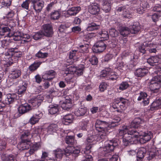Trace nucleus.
I'll list each match as a JSON object with an SVG mask.
<instances>
[{
  "mask_svg": "<svg viewBox=\"0 0 161 161\" xmlns=\"http://www.w3.org/2000/svg\"><path fill=\"white\" fill-rule=\"evenodd\" d=\"M112 70L110 66L109 65L108 67H106L104 69L102 70L100 73V77H106L107 79V76L110 71Z\"/></svg>",
  "mask_w": 161,
  "mask_h": 161,
  "instance_id": "nucleus-57",
  "label": "nucleus"
},
{
  "mask_svg": "<svg viewBox=\"0 0 161 161\" xmlns=\"http://www.w3.org/2000/svg\"><path fill=\"white\" fill-rule=\"evenodd\" d=\"M100 8L99 5L97 3L92 4L88 6V11L89 13L93 15H97L100 12Z\"/></svg>",
  "mask_w": 161,
  "mask_h": 161,
  "instance_id": "nucleus-19",
  "label": "nucleus"
},
{
  "mask_svg": "<svg viewBox=\"0 0 161 161\" xmlns=\"http://www.w3.org/2000/svg\"><path fill=\"white\" fill-rule=\"evenodd\" d=\"M87 112V108L85 107H81L76 109L74 111V114L77 116H83Z\"/></svg>",
  "mask_w": 161,
  "mask_h": 161,
  "instance_id": "nucleus-46",
  "label": "nucleus"
},
{
  "mask_svg": "<svg viewBox=\"0 0 161 161\" xmlns=\"http://www.w3.org/2000/svg\"><path fill=\"white\" fill-rule=\"evenodd\" d=\"M58 129L57 125L54 124H52L47 128V132L50 134L56 132Z\"/></svg>",
  "mask_w": 161,
  "mask_h": 161,
  "instance_id": "nucleus-60",
  "label": "nucleus"
},
{
  "mask_svg": "<svg viewBox=\"0 0 161 161\" xmlns=\"http://www.w3.org/2000/svg\"><path fill=\"white\" fill-rule=\"evenodd\" d=\"M89 45L88 44L80 43L78 44L77 51L84 53H87L89 52L88 48Z\"/></svg>",
  "mask_w": 161,
  "mask_h": 161,
  "instance_id": "nucleus-34",
  "label": "nucleus"
},
{
  "mask_svg": "<svg viewBox=\"0 0 161 161\" xmlns=\"http://www.w3.org/2000/svg\"><path fill=\"white\" fill-rule=\"evenodd\" d=\"M57 75L56 72L53 70L47 71L42 75V78L44 80L48 81H52Z\"/></svg>",
  "mask_w": 161,
  "mask_h": 161,
  "instance_id": "nucleus-16",
  "label": "nucleus"
},
{
  "mask_svg": "<svg viewBox=\"0 0 161 161\" xmlns=\"http://www.w3.org/2000/svg\"><path fill=\"white\" fill-rule=\"evenodd\" d=\"M27 83L25 82L22 83L21 85H20L18 86V97H21L23 95L26 90L27 87Z\"/></svg>",
  "mask_w": 161,
  "mask_h": 161,
  "instance_id": "nucleus-37",
  "label": "nucleus"
},
{
  "mask_svg": "<svg viewBox=\"0 0 161 161\" xmlns=\"http://www.w3.org/2000/svg\"><path fill=\"white\" fill-rule=\"evenodd\" d=\"M160 59L157 56L151 57L147 60V62L151 65L153 66L158 64Z\"/></svg>",
  "mask_w": 161,
  "mask_h": 161,
  "instance_id": "nucleus-43",
  "label": "nucleus"
},
{
  "mask_svg": "<svg viewBox=\"0 0 161 161\" xmlns=\"http://www.w3.org/2000/svg\"><path fill=\"white\" fill-rule=\"evenodd\" d=\"M149 111H154L161 108V97L157 98L150 106Z\"/></svg>",
  "mask_w": 161,
  "mask_h": 161,
  "instance_id": "nucleus-20",
  "label": "nucleus"
},
{
  "mask_svg": "<svg viewBox=\"0 0 161 161\" xmlns=\"http://www.w3.org/2000/svg\"><path fill=\"white\" fill-rule=\"evenodd\" d=\"M19 46H16L13 48H9V50L12 52L13 58L17 59L20 58L22 55V52L19 50Z\"/></svg>",
  "mask_w": 161,
  "mask_h": 161,
  "instance_id": "nucleus-27",
  "label": "nucleus"
},
{
  "mask_svg": "<svg viewBox=\"0 0 161 161\" xmlns=\"http://www.w3.org/2000/svg\"><path fill=\"white\" fill-rule=\"evenodd\" d=\"M142 121V120L141 118L139 117L135 118L131 122L130 125V128L129 129H131L132 130H136L139 131L138 130L142 128L148 131L146 129L142 127H139L140 124L141 123Z\"/></svg>",
  "mask_w": 161,
  "mask_h": 161,
  "instance_id": "nucleus-15",
  "label": "nucleus"
},
{
  "mask_svg": "<svg viewBox=\"0 0 161 161\" xmlns=\"http://www.w3.org/2000/svg\"><path fill=\"white\" fill-rule=\"evenodd\" d=\"M19 98V97L15 93H8L6 95L3 103L4 104L9 105L13 103Z\"/></svg>",
  "mask_w": 161,
  "mask_h": 161,
  "instance_id": "nucleus-11",
  "label": "nucleus"
},
{
  "mask_svg": "<svg viewBox=\"0 0 161 161\" xmlns=\"http://www.w3.org/2000/svg\"><path fill=\"white\" fill-rule=\"evenodd\" d=\"M154 73L156 75L151 80L149 86L152 92L157 93L159 92L161 86V75L157 70L155 71Z\"/></svg>",
  "mask_w": 161,
  "mask_h": 161,
  "instance_id": "nucleus-5",
  "label": "nucleus"
},
{
  "mask_svg": "<svg viewBox=\"0 0 161 161\" xmlns=\"http://www.w3.org/2000/svg\"><path fill=\"white\" fill-rule=\"evenodd\" d=\"M99 28V25L96 23L93 22L88 23L86 28L87 31H93L98 30Z\"/></svg>",
  "mask_w": 161,
  "mask_h": 161,
  "instance_id": "nucleus-49",
  "label": "nucleus"
},
{
  "mask_svg": "<svg viewBox=\"0 0 161 161\" xmlns=\"http://www.w3.org/2000/svg\"><path fill=\"white\" fill-rule=\"evenodd\" d=\"M89 124V120L87 119H83L79 122V126L80 129L83 130H86Z\"/></svg>",
  "mask_w": 161,
  "mask_h": 161,
  "instance_id": "nucleus-48",
  "label": "nucleus"
},
{
  "mask_svg": "<svg viewBox=\"0 0 161 161\" xmlns=\"http://www.w3.org/2000/svg\"><path fill=\"white\" fill-rule=\"evenodd\" d=\"M112 70L110 71L107 76V79L114 81L116 80L119 77V75L116 72H114Z\"/></svg>",
  "mask_w": 161,
  "mask_h": 161,
  "instance_id": "nucleus-54",
  "label": "nucleus"
},
{
  "mask_svg": "<svg viewBox=\"0 0 161 161\" xmlns=\"http://www.w3.org/2000/svg\"><path fill=\"white\" fill-rule=\"evenodd\" d=\"M147 152L146 149L143 147L139 148L136 153L137 161H142L143 160Z\"/></svg>",
  "mask_w": 161,
  "mask_h": 161,
  "instance_id": "nucleus-23",
  "label": "nucleus"
},
{
  "mask_svg": "<svg viewBox=\"0 0 161 161\" xmlns=\"http://www.w3.org/2000/svg\"><path fill=\"white\" fill-rule=\"evenodd\" d=\"M141 29V25L139 22H134L131 28H130V33L133 34H136L140 31Z\"/></svg>",
  "mask_w": 161,
  "mask_h": 161,
  "instance_id": "nucleus-36",
  "label": "nucleus"
},
{
  "mask_svg": "<svg viewBox=\"0 0 161 161\" xmlns=\"http://www.w3.org/2000/svg\"><path fill=\"white\" fill-rule=\"evenodd\" d=\"M128 131H129V129L127 128L126 126H125L123 128L120 129L119 131V136H122L123 138V136L125 134H128Z\"/></svg>",
  "mask_w": 161,
  "mask_h": 161,
  "instance_id": "nucleus-63",
  "label": "nucleus"
},
{
  "mask_svg": "<svg viewBox=\"0 0 161 161\" xmlns=\"http://www.w3.org/2000/svg\"><path fill=\"white\" fill-rule=\"evenodd\" d=\"M41 147V144L39 143H35L34 144L31 143L29 150L27 153H25L27 156H29L33 154L36 151Z\"/></svg>",
  "mask_w": 161,
  "mask_h": 161,
  "instance_id": "nucleus-21",
  "label": "nucleus"
},
{
  "mask_svg": "<svg viewBox=\"0 0 161 161\" xmlns=\"http://www.w3.org/2000/svg\"><path fill=\"white\" fill-rule=\"evenodd\" d=\"M7 138L0 137V150L5 149L7 147Z\"/></svg>",
  "mask_w": 161,
  "mask_h": 161,
  "instance_id": "nucleus-59",
  "label": "nucleus"
},
{
  "mask_svg": "<svg viewBox=\"0 0 161 161\" xmlns=\"http://www.w3.org/2000/svg\"><path fill=\"white\" fill-rule=\"evenodd\" d=\"M95 130L98 132V136L102 139H104L109 132L107 127H109L108 122L97 119L95 124Z\"/></svg>",
  "mask_w": 161,
  "mask_h": 161,
  "instance_id": "nucleus-3",
  "label": "nucleus"
},
{
  "mask_svg": "<svg viewBox=\"0 0 161 161\" xmlns=\"http://www.w3.org/2000/svg\"><path fill=\"white\" fill-rule=\"evenodd\" d=\"M46 61L42 60L36 61L31 64L29 67V69L31 72L36 70L43 63H45Z\"/></svg>",
  "mask_w": 161,
  "mask_h": 161,
  "instance_id": "nucleus-29",
  "label": "nucleus"
},
{
  "mask_svg": "<svg viewBox=\"0 0 161 161\" xmlns=\"http://www.w3.org/2000/svg\"><path fill=\"white\" fill-rule=\"evenodd\" d=\"M81 10L80 6L74 7L69 9L63 14V15L65 17H69L70 16H75Z\"/></svg>",
  "mask_w": 161,
  "mask_h": 161,
  "instance_id": "nucleus-12",
  "label": "nucleus"
},
{
  "mask_svg": "<svg viewBox=\"0 0 161 161\" xmlns=\"http://www.w3.org/2000/svg\"><path fill=\"white\" fill-rule=\"evenodd\" d=\"M61 13L59 10H54L50 14V17L51 19L58 20L60 17Z\"/></svg>",
  "mask_w": 161,
  "mask_h": 161,
  "instance_id": "nucleus-53",
  "label": "nucleus"
},
{
  "mask_svg": "<svg viewBox=\"0 0 161 161\" xmlns=\"http://www.w3.org/2000/svg\"><path fill=\"white\" fill-rule=\"evenodd\" d=\"M132 130L129 129L128 134H125L123 138L122 142L124 146H127L130 144L135 143L139 137L140 140L143 141L145 143L149 141L153 137L152 132L150 131H147L146 129L141 128L138 130Z\"/></svg>",
  "mask_w": 161,
  "mask_h": 161,
  "instance_id": "nucleus-1",
  "label": "nucleus"
},
{
  "mask_svg": "<svg viewBox=\"0 0 161 161\" xmlns=\"http://www.w3.org/2000/svg\"><path fill=\"white\" fill-rule=\"evenodd\" d=\"M72 106L71 100L69 98V99H66L62 104L61 107L64 110H69Z\"/></svg>",
  "mask_w": 161,
  "mask_h": 161,
  "instance_id": "nucleus-39",
  "label": "nucleus"
},
{
  "mask_svg": "<svg viewBox=\"0 0 161 161\" xmlns=\"http://www.w3.org/2000/svg\"><path fill=\"white\" fill-rule=\"evenodd\" d=\"M48 53H43L42 52V50L39 51L35 55L36 57L38 59H42V60L46 61L47 60H44V59L48 57ZM42 61V60H41Z\"/></svg>",
  "mask_w": 161,
  "mask_h": 161,
  "instance_id": "nucleus-50",
  "label": "nucleus"
},
{
  "mask_svg": "<svg viewBox=\"0 0 161 161\" xmlns=\"http://www.w3.org/2000/svg\"><path fill=\"white\" fill-rule=\"evenodd\" d=\"M42 115V113L41 112L38 111L37 113L33 115L31 118L29 120V122L31 124H35L39 121Z\"/></svg>",
  "mask_w": 161,
  "mask_h": 161,
  "instance_id": "nucleus-28",
  "label": "nucleus"
},
{
  "mask_svg": "<svg viewBox=\"0 0 161 161\" xmlns=\"http://www.w3.org/2000/svg\"><path fill=\"white\" fill-rule=\"evenodd\" d=\"M116 101L119 102L120 108H121L123 111L125 110L128 104V100L122 97H118L116 98Z\"/></svg>",
  "mask_w": 161,
  "mask_h": 161,
  "instance_id": "nucleus-22",
  "label": "nucleus"
},
{
  "mask_svg": "<svg viewBox=\"0 0 161 161\" xmlns=\"http://www.w3.org/2000/svg\"><path fill=\"white\" fill-rule=\"evenodd\" d=\"M69 64H65L64 65L66 66V68L64 71L63 73V76L64 77L67 76H72V75L74 74L75 70V67L72 64L70 63V62L69 63Z\"/></svg>",
  "mask_w": 161,
  "mask_h": 161,
  "instance_id": "nucleus-18",
  "label": "nucleus"
},
{
  "mask_svg": "<svg viewBox=\"0 0 161 161\" xmlns=\"http://www.w3.org/2000/svg\"><path fill=\"white\" fill-rule=\"evenodd\" d=\"M121 118L119 117L116 115L114 116L111 121L108 122L109 127L111 128L117 126Z\"/></svg>",
  "mask_w": 161,
  "mask_h": 161,
  "instance_id": "nucleus-44",
  "label": "nucleus"
},
{
  "mask_svg": "<svg viewBox=\"0 0 161 161\" xmlns=\"http://www.w3.org/2000/svg\"><path fill=\"white\" fill-rule=\"evenodd\" d=\"M38 96L37 97L31 100L30 103H31L32 106L33 107L35 108L38 107L41 104V101L38 100Z\"/></svg>",
  "mask_w": 161,
  "mask_h": 161,
  "instance_id": "nucleus-58",
  "label": "nucleus"
},
{
  "mask_svg": "<svg viewBox=\"0 0 161 161\" xmlns=\"http://www.w3.org/2000/svg\"><path fill=\"white\" fill-rule=\"evenodd\" d=\"M104 139H102L98 136V134L97 135L92 136L88 137L86 139L87 146L86 147V151L90 152V150L92 147V145L96 144L98 141L102 142Z\"/></svg>",
  "mask_w": 161,
  "mask_h": 161,
  "instance_id": "nucleus-8",
  "label": "nucleus"
},
{
  "mask_svg": "<svg viewBox=\"0 0 161 161\" xmlns=\"http://www.w3.org/2000/svg\"><path fill=\"white\" fill-rule=\"evenodd\" d=\"M21 74V71L19 69H14L10 72L9 76L10 78L15 79L19 77Z\"/></svg>",
  "mask_w": 161,
  "mask_h": 161,
  "instance_id": "nucleus-42",
  "label": "nucleus"
},
{
  "mask_svg": "<svg viewBox=\"0 0 161 161\" xmlns=\"http://www.w3.org/2000/svg\"><path fill=\"white\" fill-rule=\"evenodd\" d=\"M13 58L12 52L10 51L9 48L8 51L5 53L4 58L6 61L13 63Z\"/></svg>",
  "mask_w": 161,
  "mask_h": 161,
  "instance_id": "nucleus-55",
  "label": "nucleus"
},
{
  "mask_svg": "<svg viewBox=\"0 0 161 161\" xmlns=\"http://www.w3.org/2000/svg\"><path fill=\"white\" fill-rule=\"evenodd\" d=\"M116 101V98L114 99V102L111 104L110 108L111 109H113L114 110L113 111H116L118 113H122L123 111L121 108H120L119 102H117Z\"/></svg>",
  "mask_w": 161,
  "mask_h": 161,
  "instance_id": "nucleus-26",
  "label": "nucleus"
},
{
  "mask_svg": "<svg viewBox=\"0 0 161 161\" xmlns=\"http://www.w3.org/2000/svg\"><path fill=\"white\" fill-rule=\"evenodd\" d=\"M136 8L137 12L139 14H142L147 8H149V5L147 2L141 1L139 4L137 6H135Z\"/></svg>",
  "mask_w": 161,
  "mask_h": 161,
  "instance_id": "nucleus-14",
  "label": "nucleus"
},
{
  "mask_svg": "<svg viewBox=\"0 0 161 161\" xmlns=\"http://www.w3.org/2000/svg\"><path fill=\"white\" fill-rule=\"evenodd\" d=\"M89 56L87 54H86L85 55V58H83L82 61L85 65L86 64H87V60L89 61L90 64H91L92 65H97L98 61V59L96 56L92 55V56L90 57L89 58Z\"/></svg>",
  "mask_w": 161,
  "mask_h": 161,
  "instance_id": "nucleus-17",
  "label": "nucleus"
},
{
  "mask_svg": "<svg viewBox=\"0 0 161 161\" xmlns=\"http://www.w3.org/2000/svg\"><path fill=\"white\" fill-rule=\"evenodd\" d=\"M31 143V142H26L22 141L20 142L17 145V148L21 151L27 150L30 148Z\"/></svg>",
  "mask_w": 161,
  "mask_h": 161,
  "instance_id": "nucleus-24",
  "label": "nucleus"
},
{
  "mask_svg": "<svg viewBox=\"0 0 161 161\" xmlns=\"http://www.w3.org/2000/svg\"><path fill=\"white\" fill-rule=\"evenodd\" d=\"M125 65V64L124 62L123 61H121L116 64H113L112 65L110 66L112 70L116 69L120 70H122V68L124 67Z\"/></svg>",
  "mask_w": 161,
  "mask_h": 161,
  "instance_id": "nucleus-51",
  "label": "nucleus"
},
{
  "mask_svg": "<svg viewBox=\"0 0 161 161\" xmlns=\"http://www.w3.org/2000/svg\"><path fill=\"white\" fill-rule=\"evenodd\" d=\"M77 51L76 50H73L69 52V59L68 60L67 63L69 62L71 64L73 63L77 58Z\"/></svg>",
  "mask_w": 161,
  "mask_h": 161,
  "instance_id": "nucleus-41",
  "label": "nucleus"
},
{
  "mask_svg": "<svg viewBox=\"0 0 161 161\" xmlns=\"http://www.w3.org/2000/svg\"><path fill=\"white\" fill-rule=\"evenodd\" d=\"M69 147H66L65 149L62 150L61 149H57L54 151L55 158L59 161H70L71 160V151L69 149Z\"/></svg>",
  "mask_w": 161,
  "mask_h": 161,
  "instance_id": "nucleus-4",
  "label": "nucleus"
},
{
  "mask_svg": "<svg viewBox=\"0 0 161 161\" xmlns=\"http://www.w3.org/2000/svg\"><path fill=\"white\" fill-rule=\"evenodd\" d=\"M147 43H145V45L143 44L140 46L138 47L139 51L142 55L145 53H147Z\"/></svg>",
  "mask_w": 161,
  "mask_h": 161,
  "instance_id": "nucleus-61",
  "label": "nucleus"
},
{
  "mask_svg": "<svg viewBox=\"0 0 161 161\" xmlns=\"http://www.w3.org/2000/svg\"><path fill=\"white\" fill-rule=\"evenodd\" d=\"M48 108L49 113L51 114H55L59 111V106L56 104L50 105Z\"/></svg>",
  "mask_w": 161,
  "mask_h": 161,
  "instance_id": "nucleus-38",
  "label": "nucleus"
},
{
  "mask_svg": "<svg viewBox=\"0 0 161 161\" xmlns=\"http://www.w3.org/2000/svg\"><path fill=\"white\" fill-rule=\"evenodd\" d=\"M11 29L6 25H0V38L2 36L8 37L15 41L21 39V32L19 31H15L13 33L10 32Z\"/></svg>",
  "mask_w": 161,
  "mask_h": 161,
  "instance_id": "nucleus-2",
  "label": "nucleus"
},
{
  "mask_svg": "<svg viewBox=\"0 0 161 161\" xmlns=\"http://www.w3.org/2000/svg\"><path fill=\"white\" fill-rule=\"evenodd\" d=\"M31 136L30 131L29 130H25L22 134L20 137L22 141L31 142L30 139Z\"/></svg>",
  "mask_w": 161,
  "mask_h": 161,
  "instance_id": "nucleus-40",
  "label": "nucleus"
},
{
  "mask_svg": "<svg viewBox=\"0 0 161 161\" xmlns=\"http://www.w3.org/2000/svg\"><path fill=\"white\" fill-rule=\"evenodd\" d=\"M74 117L71 114H68L64 115L62 119L63 123L65 125H69L72 122Z\"/></svg>",
  "mask_w": 161,
  "mask_h": 161,
  "instance_id": "nucleus-35",
  "label": "nucleus"
},
{
  "mask_svg": "<svg viewBox=\"0 0 161 161\" xmlns=\"http://www.w3.org/2000/svg\"><path fill=\"white\" fill-rule=\"evenodd\" d=\"M128 6L125 5L119 7L117 8L118 12H122V17L123 19H130L132 17V13L130 11Z\"/></svg>",
  "mask_w": 161,
  "mask_h": 161,
  "instance_id": "nucleus-9",
  "label": "nucleus"
},
{
  "mask_svg": "<svg viewBox=\"0 0 161 161\" xmlns=\"http://www.w3.org/2000/svg\"><path fill=\"white\" fill-rule=\"evenodd\" d=\"M102 10L106 13L109 12L111 10V3L110 0H103Z\"/></svg>",
  "mask_w": 161,
  "mask_h": 161,
  "instance_id": "nucleus-32",
  "label": "nucleus"
},
{
  "mask_svg": "<svg viewBox=\"0 0 161 161\" xmlns=\"http://www.w3.org/2000/svg\"><path fill=\"white\" fill-rule=\"evenodd\" d=\"M44 2L43 1H39L35 4L33 5V8L36 11L40 12L42 10L43 7H44Z\"/></svg>",
  "mask_w": 161,
  "mask_h": 161,
  "instance_id": "nucleus-47",
  "label": "nucleus"
},
{
  "mask_svg": "<svg viewBox=\"0 0 161 161\" xmlns=\"http://www.w3.org/2000/svg\"><path fill=\"white\" fill-rule=\"evenodd\" d=\"M148 72V70L146 68H140L136 70L135 74L137 77H142L146 75Z\"/></svg>",
  "mask_w": 161,
  "mask_h": 161,
  "instance_id": "nucleus-33",
  "label": "nucleus"
},
{
  "mask_svg": "<svg viewBox=\"0 0 161 161\" xmlns=\"http://www.w3.org/2000/svg\"><path fill=\"white\" fill-rule=\"evenodd\" d=\"M40 160L41 161H57V159H54V158L49 157L48 153L45 151H42Z\"/></svg>",
  "mask_w": 161,
  "mask_h": 161,
  "instance_id": "nucleus-45",
  "label": "nucleus"
},
{
  "mask_svg": "<svg viewBox=\"0 0 161 161\" xmlns=\"http://www.w3.org/2000/svg\"><path fill=\"white\" fill-rule=\"evenodd\" d=\"M31 109V106L28 103H25L20 105L18 108V112L19 114L17 115V117H19L21 115L28 112Z\"/></svg>",
  "mask_w": 161,
  "mask_h": 161,
  "instance_id": "nucleus-13",
  "label": "nucleus"
},
{
  "mask_svg": "<svg viewBox=\"0 0 161 161\" xmlns=\"http://www.w3.org/2000/svg\"><path fill=\"white\" fill-rule=\"evenodd\" d=\"M85 69L84 64H80L78 66H76L74 74L78 76H80L83 74V71Z\"/></svg>",
  "mask_w": 161,
  "mask_h": 161,
  "instance_id": "nucleus-52",
  "label": "nucleus"
},
{
  "mask_svg": "<svg viewBox=\"0 0 161 161\" xmlns=\"http://www.w3.org/2000/svg\"><path fill=\"white\" fill-rule=\"evenodd\" d=\"M107 47V42L102 40L98 41L93 47V52L96 53H101L106 49Z\"/></svg>",
  "mask_w": 161,
  "mask_h": 161,
  "instance_id": "nucleus-10",
  "label": "nucleus"
},
{
  "mask_svg": "<svg viewBox=\"0 0 161 161\" xmlns=\"http://www.w3.org/2000/svg\"><path fill=\"white\" fill-rule=\"evenodd\" d=\"M157 46L156 44L148 42L147 43V53H156L157 52Z\"/></svg>",
  "mask_w": 161,
  "mask_h": 161,
  "instance_id": "nucleus-31",
  "label": "nucleus"
},
{
  "mask_svg": "<svg viewBox=\"0 0 161 161\" xmlns=\"http://www.w3.org/2000/svg\"><path fill=\"white\" fill-rule=\"evenodd\" d=\"M65 142L69 146L67 147H69V149L73 147L74 144L76 143V141L75 140V137L74 136H66Z\"/></svg>",
  "mask_w": 161,
  "mask_h": 161,
  "instance_id": "nucleus-30",
  "label": "nucleus"
},
{
  "mask_svg": "<svg viewBox=\"0 0 161 161\" xmlns=\"http://www.w3.org/2000/svg\"><path fill=\"white\" fill-rule=\"evenodd\" d=\"M15 157L12 154H4L2 157L3 161H14Z\"/></svg>",
  "mask_w": 161,
  "mask_h": 161,
  "instance_id": "nucleus-56",
  "label": "nucleus"
},
{
  "mask_svg": "<svg viewBox=\"0 0 161 161\" xmlns=\"http://www.w3.org/2000/svg\"><path fill=\"white\" fill-rule=\"evenodd\" d=\"M43 35L47 37H50L53 34L52 27L49 24H47L43 25Z\"/></svg>",
  "mask_w": 161,
  "mask_h": 161,
  "instance_id": "nucleus-25",
  "label": "nucleus"
},
{
  "mask_svg": "<svg viewBox=\"0 0 161 161\" xmlns=\"http://www.w3.org/2000/svg\"><path fill=\"white\" fill-rule=\"evenodd\" d=\"M118 140L116 139H113L111 140H108L105 143L104 147L101 148V155L106 157L109 153L112 152L115 147L118 145Z\"/></svg>",
  "mask_w": 161,
  "mask_h": 161,
  "instance_id": "nucleus-6",
  "label": "nucleus"
},
{
  "mask_svg": "<svg viewBox=\"0 0 161 161\" xmlns=\"http://www.w3.org/2000/svg\"><path fill=\"white\" fill-rule=\"evenodd\" d=\"M119 32L120 34L119 40V45L120 47L125 46L127 41V37L130 33V30L127 27L122 26L120 28Z\"/></svg>",
  "mask_w": 161,
  "mask_h": 161,
  "instance_id": "nucleus-7",
  "label": "nucleus"
},
{
  "mask_svg": "<svg viewBox=\"0 0 161 161\" xmlns=\"http://www.w3.org/2000/svg\"><path fill=\"white\" fill-rule=\"evenodd\" d=\"M129 86L128 82L123 81L119 84V90L123 91L127 89Z\"/></svg>",
  "mask_w": 161,
  "mask_h": 161,
  "instance_id": "nucleus-64",
  "label": "nucleus"
},
{
  "mask_svg": "<svg viewBox=\"0 0 161 161\" xmlns=\"http://www.w3.org/2000/svg\"><path fill=\"white\" fill-rule=\"evenodd\" d=\"M139 96L137 98V100L138 101H141L147 98L148 95L147 93L145 92L141 91L139 94Z\"/></svg>",
  "mask_w": 161,
  "mask_h": 161,
  "instance_id": "nucleus-62",
  "label": "nucleus"
}]
</instances>
